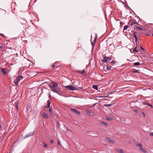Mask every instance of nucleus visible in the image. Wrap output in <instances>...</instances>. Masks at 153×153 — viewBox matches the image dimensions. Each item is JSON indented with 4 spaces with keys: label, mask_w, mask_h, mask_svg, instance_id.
<instances>
[{
    "label": "nucleus",
    "mask_w": 153,
    "mask_h": 153,
    "mask_svg": "<svg viewBox=\"0 0 153 153\" xmlns=\"http://www.w3.org/2000/svg\"><path fill=\"white\" fill-rule=\"evenodd\" d=\"M65 88L66 90H77L75 87L71 85L65 86Z\"/></svg>",
    "instance_id": "nucleus-1"
},
{
    "label": "nucleus",
    "mask_w": 153,
    "mask_h": 153,
    "mask_svg": "<svg viewBox=\"0 0 153 153\" xmlns=\"http://www.w3.org/2000/svg\"><path fill=\"white\" fill-rule=\"evenodd\" d=\"M111 59V57H107L105 56L103 57V58L101 60L104 63H105L110 61Z\"/></svg>",
    "instance_id": "nucleus-2"
},
{
    "label": "nucleus",
    "mask_w": 153,
    "mask_h": 153,
    "mask_svg": "<svg viewBox=\"0 0 153 153\" xmlns=\"http://www.w3.org/2000/svg\"><path fill=\"white\" fill-rule=\"evenodd\" d=\"M137 146L139 148V149L141 150V151L143 152L144 153H147V151L142 148V146L139 143H137Z\"/></svg>",
    "instance_id": "nucleus-3"
},
{
    "label": "nucleus",
    "mask_w": 153,
    "mask_h": 153,
    "mask_svg": "<svg viewBox=\"0 0 153 153\" xmlns=\"http://www.w3.org/2000/svg\"><path fill=\"white\" fill-rule=\"evenodd\" d=\"M52 91L54 92L59 94L60 91V88L59 87L53 88Z\"/></svg>",
    "instance_id": "nucleus-4"
},
{
    "label": "nucleus",
    "mask_w": 153,
    "mask_h": 153,
    "mask_svg": "<svg viewBox=\"0 0 153 153\" xmlns=\"http://www.w3.org/2000/svg\"><path fill=\"white\" fill-rule=\"evenodd\" d=\"M34 134V132H31L30 133L25 135L24 137V139H26L28 137H30V136L33 135Z\"/></svg>",
    "instance_id": "nucleus-5"
},
{
    "label": "nucleus",
    "mask_w": 153,
    "mask_h": 153,
    "mask_svg": "<svg viewBox=\"0 0 153 153\" xmlns=\"http://www.w3.org/2000/svg\"><path fill=\"white\" fill-rule=\"evenodd\" d=\"M71 109L73 111L75 112L76 113L79 114H80V112L77 110L75 108H71Z\"/></svg>",
    "instance_id": "nucleus-6"
},
{
    "label": "nucleus",
    "mask_w": 153,
    "mask_h": 153,
    "mask_svg": "<svg viewBox=\"0 0 153 153\" xmlns=\"http://www.w3.org/2000/svg\"><path fill=\"white\" fill-rule=\"evenodd\" d=\"M42 116L43 118H48V114L45 112H43V114H42Z\"/></svg>",
    "instance_id": "nucleus-7"
},
{
    "label": "nucleus",
    "mask_w": 153,
    "mask_h": 153,
    "mask_svg": "<svg viewBox=\"0 0 153 153\" xmlns=\"http://www.w3.org/2000/svg\"><path fill=\"white\" fill-rule=\"evenodd\" d=\"M128 25H126L124 27L123 32L124 33H126V30H127V28H128Z\"/></svg>",
    "instance_id": "nucleus-8"
},
{
    "label": "nucleus",
    "mask_w": 153,
    "mask_h": 153,
    "mask_svg": "<svg viewBox=\"0 0 153 153\" xmlns=\"http://www.w3.org/2000/svg\"><path fill=\"white\" fill-rule=\"evenodd\" d=\"M53 84L52 85V88H55L58 87V85L57 83L55 82H52Z\"/></svg>",
    "instance_id": "nucleus-9"
},
{
    "label": "nucleus",
    "mask_w": 153,
    "mask_h": 153,
    "mask_svg": "<svg viewBox=\"0 0 153 153\" xmlns=\"http://www.w3.org/2000/svg\"><path fill=\"white\" fill-rule=\"evenodd\" d=\"M1 72L3 75H5L7 73V72L4 68H2L1 69Z\"/></svg>",
    "instance_id": "nucleus-10"
},
{
    "label": "nucleus",
    "mask_w": 153,
    "mask_h": 153,
    "mask_svg": "<svg viewBox=\"0 0 153 153\" xmlns=\"http://www.w3.org/2000/svg\"><path fill=\"white\" fill-rule=\"evenodd\" d=\"M23 78V77L22 76H17L16 78V79H17V80H19V81L22 79Z\"/></svg>",
    "instance_id": "nucleus-11"
},
{
    "label": "nucleus",
    "mask_w": 153,
    "mask_h": 153,
    "mask_svg": "<svg viewBox=\"0 0 153 153\" xmlns=\"http://www.w3.org/2000/svg\"><path fill=\"white\" fill-rule=\"evenodd\" d=\"M50 102L49 100H48L47 101V105L45 106V107L46 108H49L50 106Z\"/></svg>",
    "instance_id": "nucleus-12"
},
{
    "label": "nucleus",
    "mask_w": 153,
    "mask_h": 153,
    "mask_svg": "<svg viewBox=\"0 0 153 153\" xmlns=\"http://www.w3.org/2000/svg\"><path fill=\"white\" fill-rule=\"evenodd\" d=\"M133 36H134V38H135V41L136 42H137V38L136 34L135 32H134L133 33Z\"/></svg>",
    "instance_id": "nucleus-13"
},
{
    "label": "nucleus",
    "mask_w": 153,
    "mask_h": 153,
    "mask_svg": "<svg viewBox=\"0 0 153 153\" xmlns=\"http://www.w3.org/2000/svg\"><path fill=\"white\" fill-rule=\"evenodd\" d=\"M106 119L109 121L112 120L113 119V118L111 117H110L109 116H107L106 117Z\"/></svg>",
    "instance_id": "nucleus-14"
},
{
    "label": "nucleus",
    "mask_w": 153,
    "mask_h": 153,
    "mask_svg": "<svg viewBox=\"0 0 153 153\" xmlns=\"http://www.w3.org/2000/svg\"><path fill=\"white\" fill-rule=\"evenodd\" d=\"M86 111L87 113L90 116H91L92 115L91 114V112L88 109H87L86 110Z\"/></svg>",
    "instance_id": "nucleus-15"
},
{
    "label": "nucleus",
    "mask_w": 153,
    "mask_h": 153,
    "mask_svg": "<svg viewBox=\"0 0 153 153\" xmlns=\"http://www.w3.org/2000/svg\"><path fill=\"white\" fill-rule=\"evenodd\" d=\"M135 27L139 30H143V28L142 27H139L138 26H136Z\"/></svg>",
    "instance_id": "nucleus-16"
},
{
    "label": "nucleus",
    "mask_w": 153,
    "mask_h": 153,
    "mask_svg": "<svg viewBox=\"0 0 153 153\" xmlns=\"http://www.w3.org/2000/svg\"><path fill=\"white\" fill-rule=\"evenodd\" d=\"M92 88L96 90H97L98 89V86L97 85H93L92 86Z\"/></svg>",
    "instance_id": "nucleus-17"
},
{
    "label": "nucleus",
    "mask_w": 153,
    "mask_h": 153,
    "mask_svg": "<svg viewBox=\"0 0 153 153\" xmlns=\"http://www.w3.org/2000/svg\"><path fill=\"white\" fill-rule=\"evenodd\" d=\"M19 82V80H17V79H16V80H15L14 83L16 85H17L18 84Z\"/></svg>",
    "instance_id": "nucleus-18"
},
{
    "label": "nucleus",
    "mask_w": 153,
    "mask_h": 153,
    "mask_svg": "<svg viewBox=\"0 0 153 153\" xmlns=\"http://www.w3.org/2000/svg\"><path fill=\"white\" fill-rule=\"evenodd\" d=\"M108 141L109 143H114V140H111V139H109L108 140Z\"/></svg>",
    "instance_id": "nucleus-19"
},
{
    "label": "nucleus",
    "mask_w": 153,
    "mask_h": 153,
    "mask_svg": "<svg viewBox=\"0 0 153 153\" xmlns=\"http://www.w3.org/2000/svg\"><path fill=\"white\" fill-rule=\"evenodd\" d=\"M140 64L139 62H137L134 63V65L135 66L139 65Z\"/></svg>",
    "instance_id": "nucleus-20"
},
{
    "label": "nucleus",
    "mask_w": 153,
    "mask_h": 153,
    "mask_svg": "<svg viewBox=\"0 0 153 153\" xmlns=\"http://www.w3.org/2000/svg\"><path fill=\"white\" fill-rule=\"evenodd\" d=\"M118 152L119 153H124L122 149H118Z\"/></svg>",
    "instance_id": "nucleus-21"
},
{
    "label": "nucleus",
    "mask_w": 153,
    "mask_h": 153,
    "mask_svg": "<svg viewBox=\"0 0 153 153\" xmlns=\"http://www.w3.org/2000/svg\"><path fill=\"white\" fill-rule=\"evenodd\" d=\"M49 111L50 113V114H52V109L51 108H50L49 110Z\"/></svg>",
    "instance_id": "nucleus-22"
},
{
    "label": "nucleus",
    "mask_w": 153,
    "mask_h": 153,
    "mask_svg": "<svg viewBox=\"0 0 153 153\" xmlns=\"http://www.w3.org/2000/svg\"><path fill=\"white\" fill-rule=\"evenodd\" d=\"M101 124H104V125H105V126H107L108 125L105 122H104V121H102L101 122Z\"/></svg>",
    "instance_id": "nucleus-23"
},
{
    "label": "nucleus",
    "mask_w": 153,
    "mask_h": 153,
    "mask_svg": "<svg viewBox=\"0 0 153 153\" xmlns=\"http://www.w3.org/2000/svg\"><path fill=\"white\" fill-rule=\"evenodd\" d=\"M114 103L112 104H107V105H105L106 106H109V107H111L112 106V105L114 104Z\"/></svg>",
    "instance_id": "nucleus-24"
},
{
    "label": "nucleus",
    "mask_w": 153,
    "mask_h": 153,
    "mask_svg": "<svg viewBox=\"0 0 153 153\" xmlns=\"http://www.w3.org/2000/svg\"><path fill=\"white\" fill-rule=\"evenodd\" d=\"M42 143L44 145V147L45 148H46L47 147L48 145L46 144L44 142H43Z\"/></svg>",
    "instance_id": "nucleus-25"
},
{
    "label": "nucleus",
    "mask_w": 153,
    "mask_h": 153,
    "mask_svg": "<svg viewBox=\"0 0 153 153\" xmlns=\"http://www.w3.org/2000/svg\"><path fill=\"white\" fill-rule=\"evenodd\" d=\"M15 104L16 105V108L18 110V102H15Z\"/></svg>",
    "instance_id": "nucleus-26"
},
{
    "label": "nucleus",
    "mask_w": 153,
    "mask_h": 153,
    "mask_svg": "<svg viewBox=\"0 0 153 153\" xmlns=\"http://www.w3.org/2000/svg\"><path fill=\"white\" fill-rule=\"evenodd\" d=\"M111 66H107V69L108 71H109L111 70Z\"/></svg>",
    "instance_id": "nucleus-27"
},
{
    "label": "nucleus",
    "mask_w": 153,
    "mask_h": 153,
    "mask_svg": "<svg viewBox=\"0 0 153 153\" xmlns=\"http://www.w3.org/2000/svg\"><path fill=\"white\" fill-rule=\"evenodd\" d=\"M79 72L81 73L82 74H83L85 73V72L84 71V70H83L82 71H79Z\"/></svg>",
    "instance_id": "nucleus-28"
},
{
    "label": "nucleus",
    "mask_w": 153,
    "mask_h": 153,
    "mask_svg": "<svg viewBox=\"0 0 153 153\" xmlns=\"http://www.w3.org/2000/svg\"><path fill=\"white\" fill-rule=\"evenodd\" d=\"M147 105L149 106H150L151 108H152L153 107V106L152 105L149 103L147 104Z\"/></svg>",
    "instance_id": "nucleus-29"
},
{
    "label": "nucleus",
    "mask_w": 153,
    "mask_h": 153,
    "mask_svg": "<svg viewBox=\"0 0 153 153\" xmlns=\"http://www.w3.org/2000/svg\"><path fill=\"white\" fill-rule=\"evenodd\" d=\"M132 72L133 73H137L138 72V71L137 70H133L132 71Z\"/></svg>",
    "instance_id": "nucleus-30"
},
{
    "label": "nucleus",
    "mask_w": 153,
    "mask_h": 153,
    "mask_svg": "<svg viewBox=\"0 0 153 153\" xmlns=\"http://www.w3.org/2000/svg\"><path fill=\"white\" fill-rule=\"evenodd\" d=\"M135 24V22H131V23L130 24V25L131 26H132V25H133L134 24Z\"/></svg>",
    "instance_id": "nucleus-31"
},
{
    "label": "nucleus",
    "mask_w": 153,
    "mask_h": 153,
    "mask_svg": "<svg viewBox=\"0 0 153 153\" xmlns=\"http://www.w3.org/2000/svg\"><path fill=\"white\" fill-rule=\"evenodd\" d=\"M143 103L144 105H147V104H148V103L147 102H143Z\"/></svg>",
    "instance_id": "nucleus-32"
},
{
    "label": "nucleus",
    "mask_w": 153,
    "mask_h": 153,
    "mask_svg": "<svg viewBox=\"0 0 153 153\" xmlns=\"http://www.w3.org/2000/svg\"><path fill=\"white\" fill-rule=\"evenodd\" d=\"M133 51H135V52H138V51L137 50H136V48L134 49V50H133Z\"/></svg>",
    "instance_id": "nucleus-33"
},
{
    "label": "nucleus",
    "mask_w": 153,
    "mask_h": 153,
    "mask_svg": "<svg viewBox=\"0 0 153 153\" xmlns=\"http://www.w3.org/2000/svg\"><path fill=\"white\" fill-rule=\"evenodd\" d=\"M142 114L143 116H144V117H146V115H145V114L143 112H142Z\"/></svg>",
    "instance_id": "nucleus-34"
},
{
    "label": "nucleus",
    "mask_w": 153,
    "mask_h": 153,
    "mask_svg": "<svg viewBox=\"0 0 153 153\" xmlns=\"http://www.w3.org/2000/svg\"><path fill=\"white\" fill-rule=\"evenodd\" d=\"M113 93H115V92L114 91H112V92H110L108 93V94L109 95L110 94H112Z\"/></svg>",
    "instance_id": "nucleus-35"
},
{
    "label": "nucleus",
    "mask_w": 153,
    "mask_h": 153,
    "mask_svg": "<svg viewBox=\"0 0 153 153\" xmlns=\"http://www.w3.org/2000/svg\"><path fill=\"white\" fill-rule=\"evenodd\" d=\"M111 63H115V61H114V60H112L111 61Z\"/></svg>",
    "instance_id": "nucleus-36"
},
{
    "label": "nucleus",
    "mask_w": 153,
    "mask_h": 153,
    "mask_svg": "<svg viewBox=\"0 0 153 153\" xmlns=\"http://www.w3.org/2000/svg\"><path fill=\"white\" fill-rule=\"evenodd\" d=\"M58 144L59 145H61V143H60V141H58Z\"/></svg>",
    "instance_id": "nucleus-37"
},
{
    "label": "nucleus",
    "mask_w": 153,
    "mask_h": 153,
    "mask_svg": "<svg viewBox=\"0 0 153 153\" xmlns=\"http://www.w3.org/2000/svg\"><path fill=\"white\" fill-rule=\"evenodd\" d=\"M140 48H141V49L142 50H143V51L145 50V49H144V48H143V47H140Z\"/></svg>",
    "instance_id": "nucleus-38"
},
{
    "label": "nucleus",
    "mask_w": 153,
    "mask_h": 153,
    "mask_svg": "<svg viewBox=\"0 0 153 153\" xmlns=\"http://www.w3.org/2000/svg\"><path fill=\"white\" fill-rule=\"evenodd\" d=\"M50 115H51V117H54V115H53V113H52V114H50Z\"/></svg>",
    "instance_id": "nucleus-39"
},
{
    "label": "nucleus",
    "mask_w": 153,
    "mask_h": 153,
    "mask_svg": "<svg viewBox=\"0 0 153 153\" xmlns=\"http://www.w3.org/2000/svg\"><path fill=\"white\" fill-rule=\"evenodd\" d=\"M53 140H51V141H50V143H53Z\"/></svg>",
    "instance_id": "nucleus-40"
},
{
    "label": "nucleus",
    "mask_w": 153,
    "mask_h": 153,
    "mask_svg": "<svg viewBox=\"0 0 153 153\" xmlns=\"http://www.w3.org/2000/svg\"><path fill=\"white\" fill-rule=\"evenodd\" d=\"M96 40H97V37H95L94 40V42H95L96 41Z\"/></svg>",
    "instance_id": "nucleus-41"
},
{
    "label": "nucleus",
    "mask_w": 153,
    "mask_h": 153,
    "mask_svg": "<svg viewBox=\"0 0 153 153\" xmlns=\"http://www.w3.org/2000/svg\"><path fill=\"white\" fill-rule=\"evenodd\" d=\"M134 111L136 113H137V109H134Z\"/></svg>",
    "instance_id": "nucleus-42"
},
{
    "label": "nucleus",
    "mask_w": 153,
    "mask_h": 153,
    "mask_svg": "<svg viewBox=\"0 0 153 153\" xmlns=\"http://www.w3.org/2000/svg\"><path fill=\"white\" fill-rule=\"evenodd\" d=\"M150 135L152 136H153V132L151 133V134H150Z\"/></svg>",
    "instance_id": "nucleus-43"
},
{
    "label": "nucleus",
    "mask_w": 153,
    "mask_h": 153,
    "mask_svg": "<svg viewBox=\"0 0 153 153\" xmlns=\"http://www.w3.org/2000/svg\"><path fill=\"white\" fill-rule=\"evenodd\" d=\"M49 87L51 89V90H52V88H53L52 87V85H49Z\"/></svg>",
    "instance_id": "nucleus-44"
},
{
    "label": "nucleus",
    "mask_w": 153,
    "mask_h": 153,
    "mask_svg": "<svg viewBox=\"0 0 153 153\" xmlns=\"http://www.w3.org/2000/svg\"><path fill=\"white\" fill-rule=\"evenodd\" d=\"M55 66V65H54V64H53V65L52 66V68H54Z\"/></svg>",
    "instance_id": "nucleus-45"
},
{
    "label": "nucleus",
    "mask_w": 153,
    "mask_h": 153,
    "mask_svg": "<svg viewBox=\"0 0 153 153\" xmlns=\"http://www.w3.org/2000/svg\"><path fill=\"white\" fill-rule=\"evenodd\" d=\"M2 48V47L0 46V49L1 48Z\"/></svg>",
    "instance_id": "nucleus-46"
},
{
    "label": "nucleus",
    "mask_w": 153,
    "mask_h": 153,
    "mask_svg": "<svg viewBox=\"0 0 153 153\" xmlns=\"http://www.w3.org/2000/svg\"><path fill=\"white\" fill-rule=\"evenodd\" d=\"M146 35H147L148 36H149V35L148 34H146Z\"/></svg>",
    "instance_id": "nucleus-47"
},
{
    "label": "nucleus",
    "mask_w": 153,
    "mask_h": 153,
    "mask_svg": "<svg viewBox=\"0 0 153 153\" xmlns=\"http://www.w3.org/2000/svg\"><path fill=\"white\" fill-rule=\"evenodd\" d=\"M152 36H153V33L152 34Z\"/></svg>",
    "instance_id": "nucleus-48"
},
{
    "label": "nucleus",
    "mask_w": 153,
    "mask_h": 153,
    "mask_svg": "<svg viewBox=\"0 0 153 153\" xmlns=\"http://www.w3.org/2000/svg\"><path fill=\"white\" fill-rule=\"evenodd\" d=\"M0 35L1 34L0 33Z\"/></svg>",
    "instance_id": "nucleus-49"
}]
</instances>
